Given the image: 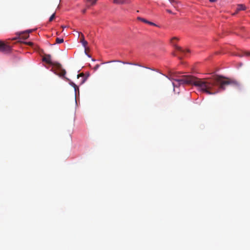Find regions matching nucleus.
<instances>
[{
	"instance_id": "17",
	"label": "nucleus",
	"mask_w": 250,
	"mask_h": 250,
	"mask_svg": "<svg viewBox=\"0 0 250 250\" xmlns=\"http://www.w3.org/2000/svg\"><path fill=\"white\" fill-rule=\"evenodd\" d=\"M244 55L246 56H250V52H245Z\"/></svg>"
},
{
	"instance_id": "5",
	"label": "nucleus",
	"mask_w": 250,
	"mask_h": 250,
	"mask_svg": "<svg viewBox=\"0 0 250 250\" xmlns=\"http://www.w3.org/2000/svg\"><path fill=\"white\" fill-rule=\"evenodd\" d=\"M31 31L30 30V31H28L27 32H24V33H22L21 36H20V37L21 38V39H27L29 35V32H30Z\"/></svg>"
},
{
	"instance_id": "25",
	"label": "nucleus",
	"mask_w": 250,
	"mask_h": 250,
	"mask_svg": "<svg viewBox=\"0 0 250 250\" xmlns=\"http://www.w3.org/2000/svg\"><path fill=\"white\" fill-rule=\"evenodd\" d=\"M62 27L64 29V28H65L66 27L65 26H62Z\"/></svg>"
},
{
	"instance_id": "12",
	"label": "nucleus",
	"mask_w": 250,
	"mask_h": 250,
	"mask_svg": "<svg viewBox=\"0 0 250 250\" xmlns=\"http://www.w3.org/2000/svg\"><path fill=\"white\" fill-rule=\"evenodd\" d=\"M97 0H87V1L88 2L90 3L91 5H94L96 3Z\"/></svg>"
},
{
	"instance_id": "21",
	"label": "nucleus",
	"mask_w": 250,
	"mask_h": 250,
	"mask_svg": "<svg viewBox=\"0 0 250 250\" xmlns=\"http://www.w3.org/2000/svg\"><path fill=\"white\" fill-rule=\"evenodd\" d=\"M27 43V44H28V45H30V46L32 45H33V42H28V43Z\"/></svg>"
},
{
	"instance_id": "4",
	"label": "nucleus",
	"mask_w": 250,
	"mask_h": 250,
	"mask_svg": "<svg viewBox=\"0 0 250 250\" xmlns=\"http://www.w3.org/2000/svg\"><path fill=\"white\" fill-rule=\"evenodd\" d=\"M43 61L45 62L48 64L55 65L57 68H61V65L58 63H53L51 60V55H46L42 59Z\"/></svg>"
},
{
	"instance_id": "7",
	"label": "nucleus",
	"mask_w": 250,
	"mask_h": 250,
	"mask_svg": "<svg viewBox=\"0 0 250 250\" xmlns=\"http://www.w3.org/2000/svg\"><path fill=\"white\" fill-rule=\"evenodd\" d=\"M81 42H82L83 45L86 48V46L87 44V42L84 40V36L83 35H82L81 38L80 39Z\"/></svg>"
},
{
	"instance_id": "13",
	"label": "nucleus",
	"mask_w": 250,
	"mask_h": 250,
	"mask_svg": "<svg viewBox=\"0 0 250 250\" xmlns=\"http://www.w3.org/2000/svg\"><path fill=\"white\" fill-rule=\"evenodd\" d=\"M138 19L144 22H145V23H148V21H147L146 20L144 19V18H141V17H138Z\"/></svg>"
},
{
	"instance_id": "19",
	"label": "nucleus",
	"mask_w": 250,
	"mask_h": 250,
	"mask_svg": "<svg viewBox=\"0 0 250 250\" xmlns=\"http://www.w3.org/2000/svg\"><path fill=\"white\" fill-rule=\"evenodd\" d=\"M167 11L168 13H170V14H172V13H173L172 12V11H171L170 10H169V9H167Z\"/></svg>"
},
{
	"instance_id": "14",
	"label": "nucleus",
	"mask_w": 250,
	"mask_h": 250,
	"mask_svg": "<svg viewBox=\"0 0 250 250\" xmlns=\"http://www.w3.org/2000/svg\"><path fill=\"white\" fill-rule=\"evenodd\" d=\"M55 13L52 14L49 18V21H51L55 18Z\"/></svg>"
},
{
	"instance_id": "23",
	"label": "nucleus",
	"mask_w": 250,
	"mask_h": 250,
	"mask_svg": "<svg viewBox=\"0 0 250 250\" xmlns=\"http://www.w3.org/2000/svg\"><path fill=\"white\" fill-rule=\"evenodd\" d=\"M239 12H237V8H236V11L235 12V13L233 14V15H235L237 13H238Z\"/></svg>"
},
{
	"instance_id": "1",
	"label": "nucleus",
	"mask_w": 250,
	"mask_h": 250,
	"mask_svg": "<svg viewBox=\"0 0 250 250\" xmlns=\"http://www.w3.org/2000/svg\"><path fill=\"white\" fill-rule=\"evenodd\" d=\"M173 88L179 86L181 84H191L207 94L213 95L220 90H224L227 85L240 89L241 83L237 80L221 76H216L213 78L199 79L190 75H184L178 79H172ZM174 90V88H173Z\"/></svg>"
},
{
	"instance_id": "24",
	"label": "nucleus",
	"mask_w": 250,
	"mask_h": 250,
	"mask_svg": "<svg viewBox=\"0 0 250 250\" xmlns=\"http://www.w3.org/2000/svg\"><path fill=\"white\" fill-rule=\"evenodd\" d=\"M123 63H128V64H131L130 63H128V62H123Z\"/></svg>"
},
{
	"instance_id": "22",
	"label": "nucleus",
	"mask_w": 250,
	"mask_h": 250,
	"mask_svg": "<svg viewBox=\"0 0 250 250\" xmlns=\"http://www.w3.org/2000/svg\"><path fill=\"white\" fill-rule=\"evenodd\" d=\"M210 2H214L216 1L217 0H209Z\"/></svg>"
},
{
	"instance_id": "9",
	"label": "nucleus",
	"mask_w": 250,
	"mask_h": 250,
	"mask_svg": "<svg viewBox=\"0 0 250 250\" xmlns=\"http://www.w3.org/2000/svg\"><path fill=\"white\" fill-rule=\"evenodd\" d=\"M128 2V0H114V2L116 4H123Z\"/></svg>"
},
{
	"instance_id": "20",
	"label": "nucleus",
	"mask_w": 250,
	"mask_h": 250,
	"mask_svg": "<svg viewBox=\"0 0 250 250\" xmlns=\"http://www.w3.org/2000/svg\"><path fill=\"white\" fill-rule=\"evenodd\" d=\"M86 11V9H83V10L82 11V13H83V14L85 13Z\"/></svg>"
},
{
	"instance_id": "16",
	"label": "nucleus",
	"mask_w": 250,
	"mask_h": 250,
	"mask_svg": "<svg viewBox=\"0 0 250 250\" xmlns=\"http://www.w3.org/2000/svg\"><path fill=\"white\" fill-rule=\"evenodd\" d=\"M66 71L65 70H62L61 75L63 76L65 74Z\"/></svg>"
},
{
	"instance_id": "26",
	"label": "nucleus",
	"mask_w": 250,
	"mask_h": 250,
	"mask_svg": "<svg viewBox=\"0 0 250 250\" xmlns=\"http://www.w3.org/2000/svg\"><path fill=\"white\" fill-rule=\"evenodd\" d=\"M85 53L87 54V53H86V48H85Z\"/></svg>"
},
{
	"instance_id": "2",
	"label": "nucleus",
	"mask_w": 250,
	"mask_h": 250,
	"mask_svg": "<svg viewBox=\"0 0 250 250\" xmlns=\"http://www.w3.org/2000/svg\"><path fill=\"white\" fill-rule=\"evenodd\" d=\"M11 50V47L0 41V51L4 53H8Z\"/></svg>"
},
{
	"instance_id": "6",
	"label": "nucleus",
	"mask_w": 250,
	"mask_h": 250,
	"mask_svg": "<svg viewBox=\"0 0 250 250\" xmlns=\"http://www.w3.org/2000/svg\"><path fill=\"white\" fill-rule=\"evenodd\" d=\"M82 77V79L81 82H80V84H83L86 81V78L84 77V74L82 73L77 75V78L79 79V78Z\"/></svg>"
},
{
	"instance_id": "8",
	"label": "nucleus",
	"mask_w": 250,
	"mask_h": 250,
	"mask_svg": "<svg viewBox=\"0 0 250 250\" xmlns=\"http://www.w3.org/2000/svg\"><path fill=\"white\" fill-rule=\"evenodd\" d=\"M237 12H239L241 10H245L246 8V6L243 4H238L237 5Z\"/></svg>"
},
{
	"instance_id": "11",
	"label": "nucleus",
	"mask_w": 250,
	"mask_h": 250,
	"mask_svg": "<svg viewBox=\"0 0 250 250\" xmlns=\"http://www.w3.org/2000/svg\"><path fill=\"white\" fill-rule=\"evenodd\" d=\"M63 42V39L62 38H57L56 39V42L57 43H61Z\"/></svg>"
},
{
	"instance_id": "15",
	"label": "nucleus",
	"mask_w": 250,
	"mask_h": 250,
	"mask_svg": "<svg viewBox=\"0 0 250 250\" xmlns=\"http://www.w3.org/2000/svg\"><path fill=\"white\" fill-rule=\"evenodd\" d=\"M147 23L151 25L157 26V25L155 23L152 22L151 21H148Z\"/></svg>"
},
{
	"instance_id": "10",
	"label": "nucleus",
	"mask_w": 250,
	"mask_h": 250,
	"mask_svg": "<svg viewBox=\"0 0 250 250\" xmlns=\"http://www.w3.org/2000/svg\"><path fill=\"white\" fill-rule=\"evenodd\" d=\"M70 84L73 86L74 88V90L75 91V92H76L77 90H78L79 91V88L78 87V86L75 84L73 82H70L69 83Z\"/></svg>"
},
{
	"instance_id": "3",
	"label": "nucleus",
	"mask_w": 250,
	"mask_h": 250,
	"mask_svg": "<svg viewBox=\"0 0 250 250\" xmlns=\"http://www.w3.org/2000/svg\"><path fill=\"white\" fill-rule=\"evenodd\" d=\"M178 40V39L176 37H173L171 39V42L173 44V46L175 47V49L178 52H179L182 54H186V53L189 52V50L188 49L184 50L181 47L177 45L174 43V40Z\"/></svg>"
},
{
	"instance_id": "18",
	"label": "nucleus",
	"mask_w": 250,
	"mask_h": 250,
	"mask_svg": "<svg viewBox=\"0 0 250 250\" xmlns=\"http://www.w3.org/2000/svg\"><path fill=\"white\" fill-rule=\"evenodd\" d=\"M169 1L172 4H174V3H176V1H175V0H169Z\"/></svg>"
}]
</instances>
